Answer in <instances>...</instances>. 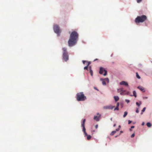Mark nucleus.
Here are the masks:
<instances>
[{"label":"nucleus","instance_id":"obj_31","mask_svg":"<svg viewBox=\"0 0 152 152\" xmlns=\"http://www.w3.org/2000/svg\"><path fill=\"white\" fill-rule=\"evenodd\" d=\"M82 62H83V64H85V63H87V61H84V60H83L82 61Z\"/></svg>","mask_w":152,"mask_h":152},{"label":"nucleus","instance_id":"obj_34","mask_svg":"<svg viewBox=\"0 0 152 152\" xmlns=\"http://www.w3.org/2000/svg\"><path fill=\"white\" fill-rule=\"evenodd\" d=\"M135 136V134L134 133H133V134H132V135H131V137H134Z\"/></svg>","mask_w":152,"mask_h":152},{"label":"nucleus","instance_id":"obj_14","mask_svg":"<svg viewBox=\"0 0 152 152\" xmlns=\"http://www.w3.org/2000/svg\"><path fill=\"white\" fill-rule=\"evenodd\" d=\"M85 135V136H86L87 137V139L88 140H90L91 138V136L90 135H88L87 134H84Z\"/></svg>","mask_w":152,"mask_h":152},{"label":"nucleus","instance_id":"obj_53","mask_svg":"<svg viewBox=\"0 0 152 152\" xmlns=\"http://www.w3.org/2000/svg\"><path fill=\"white\" fill-rule=\"evenodd\" d=\"M143 114V112H141V114Z\"/></svg>","mask_w":152,"mask_h":152},{"label":"nucleus","instance_id":"obj_50","mask_svg":"<svg viewBox=\"0 0 152 152\" xmlns=\"http://www.w3.org/2000/svg\"><path fill=\"white\" fill-rule=\"evenodd\" d=\"M120 132V133H122L123 132L122 131H121Z\"/></svg>","mask_w":152,"mask_h":152},{"label":"nucleus","instance_id":"obj_54","mask_svg":"<svg viewBox=\"0 0 152 152\" xmlns=\"http://www.w3.org/2000/svg\"><path fill=\"white\" fill-rule=\"evenodd\" d=\"M135 123H134L133 124H135Z\"/></svg>","mask_w":152,"mask_h":152},{"label":"nucleus","instance_id":"obj_37","mask_svg":"<svg viewBox=\"0 0 152 152\" xmlns=\"http://www.w3.org/2000/svg\"><path fill=\"white\" fill-rule=\"evenodd\" d=\"M86 121V119H83V120L82 122L83 123H85Z\"/></svg>","mask_w":152,"mask_h":152},{"label":"nucleus","instance_id":"obj_32","mask_svg":"<svg viewBox=\"0 0 152 152\" xmlns=\"http://www.w3.org/2000/svg\"><path fill=\"white\" fill-rule=\"evenodd\" d=\"M125 101L127 103H129V102H130V101L129 100H128V99H125Z\"/></svg>","mask_w":152,"mask_h":152},{"label":"nucleus","instance_id":"obj_51","mask_svg":"<svg viewBox=\"0 0 152 152\" xmlns=\"http://www.w3.org/2000/svg\"><path fill=\"white\" fill-rule=\"evenodd\" d=\"M98 60V59H96H96H95L94 60V61H96V60Z\"/></svg>","mask_w":152,"mask_h":152},{"label":"nucleus","instance_id":"obj_26","mask_svg":"<svg viewBox=\"0 0 152 152\" xmlns=\"http://www.w3.org/2000/svg\"><path fill=\"white\" fill-rule=\"evenodd\" d=\"M125 92L121 91V92L120 93V94H121V95H124V94H125V93H125Z\"/></svg>","mask_w":152,"mask_h":152},{"label":"nucleus","instance_id":"obj_43","mask_svg":"<svg viewBox=\"0 0 152 152\" xmlns=\"http://www.w3.org/2000/svg\"><path fill=\"white\" fill-rule=\"evenodd\" d=\"M134 126H131V129H133V128H134Z\"/></svg>","mask_w":152,"mask_h":152},{"label":"nucleus","instance_id":"obj_9","mask_svg":"<svg viewBox=\"0 0 152 152\" xmlns=\"http://www.w3.org/2000/svg\"><path fill=\"white\" fill-rule=\"evenodd\" d=\"M101 117V115H99V116H94V119L96 121H99Z\"/></svg>","mask_w":152,"mask_h":152},{"label":"nucleus","instance_id":"obj_40","mask_svg":"<svg viewBox=\"0 0 152 152\" xmlns=\"http://www.w3.org/2000/svg\"><path fill=\"white\" fill-rule=\"evenodd\" d=\"M94 89L97 90V91H99V90L96 87H94Z\"/></svg>","mask_w":152,"mask_h":152},{"label":"nucleus","instance_id":"obj_4","mask_svg":"<svg viewBox=\"0 0 152 152\" xmlns=\"http://www.w3.org/2000/svg\"><path fill=\"white\" fill-rule=\"evenodd\" d=\"M67 49L66 48H62L63 52V59L65 61H67L69 60V56L68 52L66 50Z\"/></svg>","mask_w":152,"mask_h":152},{"label":"nucleus","instance_id":"obj_17","mask_svg":"<svg viewBox=\"0 0 152 152\" xmlns=\"http://www.w3.org/2000/svg\"><path fill=\"white\" fill-rule=\"evenodd\" d=\"M146 125H147V126L148 127H151L152 126L151 124V123L150 122H149L147 123V124H146Z\"/></svg>","mask_w":152,"mask_h":152},{"label":"nucleus","instance_id":"obj_30","mask_svg":"<svg viewBox=\"0 0 152 152\" xmlns=\"http://www.w3.org/2000/svg\"><path fill=\"white\" fill-rule=\"evenodd\" d=\"M88 66H87V65L86 66H85L84 67V69H86V70H88Z\"/></svg>","mask_w":152,"mask_h":152},{"label":"nucleus","instance_id":"obj_35","mask_svg":"<svg viewBox=\"0 0 152 152\" xmlns=\"http://www.w3.org/2000/svg\"><path fill=\"white\" fill-rule=\"evenodd\" d=\"M132 122V121H130V120H128V124H130Z\"/></svg>","mask_w":152,"mask_h":152},{"label":"nucleus","instance_id":"obj_20","mask_svg":"<svg viewBox=\"0 0 152 152\" xmlns=\"http://www.w3.org/2000/svg\"><path fill=\"white\" fill-rule=\"evenodd\" d=\"M116 132V131H113L110 134V135H113Z\"/></svg>","mask_w":152,"mask_h":152},{"label":"nucleus","instance_id":"obj_33","mask_svg":"<svg viewBox=\"0 0 152 152\" xmlns=\"http://www.w3.org/2000/svg\"><path fill=\"white\" fill-rule=\"evenodd\" d=\"M129 91H128V92H126V93H125L124 94V95H129Z\"/></svg>","mask_w":152,"mask_h":152},{"label":"nucleus","instance_id":"obj_42","mask_svg":"<svg viewBox=\"0 0 152 152\" xmlns=\"http://www.w3.org/2000/svg\"><path fill=\"white\" fill-rule=\"evenodd\" d=\"M144 124H145V123H144V122H142V126H143V125H144Z\"/></svg>","mask_w":152,"mask_h":152},{"label":"nucleus","instance_id":"obj_11","mask_svg":"<svg viewBox=\"0 0 152 152\" xmlns=\"http://www.w3.org/2000/svg\"><path fill=\"white\" fill-rule=\"evenodd\" d=\"M137 88L142 91L143 92H145V91L144 88L142 86H139L137 87Z\"/></svg>","mask_w":152,"mask_h":152},{"label":"nucleus","instance_id":"obj_5","mask_svg":"<svg viewBox=\"0 0 152 152\" xmlns=\"http://www.w3.org/2000/svg\"><path fill=\"white\" fill-rule=\"evenodd\" d=\"M53 29L54 32L57 34V36H59L61 33V29L60 27L57 24H55L53 26Z\"/></svg>","mask_w":152,"mask_h":152},{"label":"nucleus","instance_id":"obj_7","mask_svg":"<svg viewBox=\"0 0 152 152\" xmlns=\"http://www.w3.org/2000/svg\"><path fill=\"white\" fill-rule=\"evenodd\" d=\"M85 123L82 122L81 126L83 127V131L84 134H87L86 132V129L85 127Z\"/></svg>","mask_w":152,"mask_h":152},{"label":"nucleus","instance_id":"obj_2","mask_svg":"<svg viewBox=\"0 0 152 152\" xmlns=\"http://www.w3.org/2000/svg\"><path fill=\"white\" fill-rule=\"evenodd\" d=\"M76 99L78 101H84L86 99V97L82 92L77 93L76 95Z\"/></svg>","mask_w":152,"mask_h":152},{"label":"nucleus","instance_id":"obj_16","mask_svg":"<svg viewBox=\"0 0 152 152\" xmlns=\"http://www.w3.org/2000/svg\"><path fill=\"white\" fill-rule=\"evenodd\" d=\"M114 99L115 101H117L119 99V98L118 96H114Z\"/></svg>","mask_w":152,"mask_h":152},{"label":"nucleus","instance_id":"obj_41","mask_svg":"<svg viewBox=\"0 0 152 152\" xmlns=\"http://www.w3.org/2000/svg\"><path fill=\"white\" fill-rule=\"evenodd\" d=\"M143 98L145 99H147L148 98V97L147 96H144L143 97Z\"/></svg>","mask_w":152,"mask_h":152},{"label":"nucleus","instance_id":"obj_48","mask_svg":"<svg viewBox=\"0 0 152 152\" xmlns=\"http://www.w3.org/2000/svg\"><path fill=\"white\" fill-rule=\"evenodd\" d=\"M129 131H132V129L131 128V129H129Z\"/></svg>","mask_w":152,"mask_h":152},{"label":"nucleus","instance_id":"obj_18","mask_svg":"<svg viewBox=\"0 0 152 152\" xmlns=\"http://www.w3.org/2000/svg\"><path fill=\"white\" fill-rule=\"evenodd\" d=\"M136 104L138 106V107H139L140 106V105L141 104H142V102H141V101H140V104L138 102H136Z\"/></svg>","mask_w":152,"mask_h":152},{"label":"nucleus","instance_id":"obj_39","mask_svg":"<svg viewBox=\"0 0 152 152\" xmlns=\"http://www.w3.org/2000/svg\"><path fill=\"white\" fill-rule=\"evenodd\" d=\"M119 130H120L119 129V128H117V129H116V131H116H116H119Z\"/></svg>","mask_w":152,"mask_h":152},{"label":"nucleus","instance_id":"obj_13","mask_svg":"<svg viewBox=\"0 0 152 152\" xmlns=\"http://www.w3.org/2000/svg\"><path fill=\"white\" fill-rule=\"evenodd\" d=\"M119 102H117V105L116 107L114 109V110L115 111V110H119Z\"/></svg>","mask_w":152,"mask_h":152},{"label":"nucleus","instance_id":"obj_44","mask_svg":"<svg viewBox=\"0 0 152 152\" xmlns=\"http://www.w3.org/2000/svg\"><path fill=\"white\" fill-rule=\"evenodd\" d=\"M98 127V125H96V126H95V128L96 129H97V128Z\"/></svg>","mask_w":152,"mask_h":152},{"label":"nucleus","instance_id":"obj_3","mask_svg":"<svg viewBox=\"0 0 152 152\" xmlns=\"http://www.w3.org/2000/svg\"><path fill=\"white\" fill-rule=\"evenodd\" d=\"M147 19L146 16L144 15L137 16L135 18V21L136 23H143Z\"/></svg>","mask_w":152,"mask_h":152},{"label":"nucleus","instance_id":"obj_45","mask_svg":"<svg viewBox=\"0 0 152 152\" xmlns=\"http://www.w3.org/2000/svg\"><path fill=\"white\" fill-rule=\"evenodd\" d=\"M115 126H116V124H114L113 125V126L114 127H115Z\"/></svg>","mask_w":152,"mask_h":152},{"label":"nucleus","instance_id":"obj_29","mask_svg":"<svg viewBox=\"0 0 152 152\" xmlns=\"http://www.w3.org/2000/svg\"><path fill=\"white\" fill-rule=\"evenodd\" d=\"M137 2L138 3H139L141 2L142 0H136Z\"/></svg>","mask_w":152,"mask_h":152},{"label":"nucleus","instance_id":"obj_21","mask_svg":"<svg viewBox=\"0 0 152 152\" xmlns=\"http://www.w3.org/2000/svg\"><path fill=\"white\" fill-rule=\"evenodd\" d=\"M127 114H128V113L126 111L125 112H124V115H123V117L124 118H125L126 117V116L127 115Z\"/></svg>","mask_w":152,"mask_h":152},{"label":"nucleus","instance_id":"obj_27","mask_svg":"<svg viewBox=\"0 0 152 152\" xmlns=\"http://www.w3.org/2000/svg\"><path fill=\"white\" fill-rule=\"evenodd\" d=\"M146 109V108L145 107H144L142 110V112H144L145 111Z\"/></svg>","mask_w":152,"mask_h":152},{"label":"nucleus","instance_id":"obj_28","mask_svg":"<svg viewBox=\"0 0 152 152\" xmlns=\"http://www.w3.org/2000/svg\"><path fill=\"white\" fill-rule=\"evenodd\" d=\"M139 112V108H136V112L137 113H138Z\"/></svg>","mask_w":152,"mask_h":152},{"label":"nucleus","instance_id":"obj_1","mask_svg":"<svg viewBox=\"0 0 152 152\" xmlns=\"http://www.w3.org/2000/svg\"><path fill=\"white\" fill-rule=\"evenodd\" d=\"M78 39V34L76 31L72 32L70 34V37L68 41V46L70 47H73L75 45Z\"/></svg>","mask_w":152,"mask_h":152},{"label":"nucleus","instance_id":"obj_8","mask_svg":"<svg viewBox=\"0 0 152 152\" xmlns=\"http://www.w3.org/2000/svg\"><path fill=\"white\" fill-rule=\"evenodd\" d=\"M120 85H123L124 86H128V83L124 81H122L120 82L119 83Z\"/></svg>","mask_w":152,"mask_h":152},{"label":"nucleus","instance_id":"obj_46","mask_svg":"<svg viewBox=\"0 0 152 152\" xmlns=\"http://www.w3.org/2000/svg\"><path fill=\"white\" fill-rule=\"evenodd\" d=\"M97 115H98V116H99V115H101V114H100L99 113H97Z\"/></svg>","mask_w":152,"mask_h":152},{"label":"nucleus","instance_id":"obj_47","mask_svg":"<svg viewBox=\"0 0 152 152\" xmlns=\"http://www.w3.org/2000/svg\"><path fill=\"white\" fill-rule=\"evenodd\" d=\"M121 126L120 125H119V126H118V128H119V129L121 128Z\"/></svg>","mask_w":152,"mask_h":152},{"label":"nucleus","instance_id":"obj_38","mask_svg":"<svg viewBox=\"0 0 152 152\" xmlns=\"http://www.w3.org/2000/svg\"><path fill=\"white\" fill-rule=\"evenodd\" d=\"M89 69L90 70V71L91 70H92L91 69V66H90L89 67Z\"/></svg>","mask_w":152,"mask_h":152},{"label":"nucleus","instance_id":"obj_25","mask_svg":"<svg viewBox=\"0 0 152 152\" xmlns=\"http://www.w3.org/2000/svg\"><path fill=\"white\" fill-rule=\"evenodd\" d=\"M90 73L91 75V76H92L93 75V71L92 70H90Z\"/></svg>","mask_w":152,"mask_h":152},{"label":"nucleus","instance_id":"obj_6","mask_svg":"<svg viewBox=\"0 0 152 152\" xmlns=\"http://www.w3.org/2000/svg\"><path fill=\"white\" fill-rule=\"evenodd\" d=\"M114 107L115 106H111V105H109L104 106L103 107V108L104 109H111V110H112Z\"/></svg>","mask_w":152,"mask_h":152},{"label":"nucleus","instance_id":"obj_23","mask_svg":"<svg viewBox=\"0 0 152 152\" xmlns=\"http://www.w3.org/2000/svg\"><path fill=\"white\" fill-rule=\"evenodd\" d=\"M104 74L103 75L105 76L107 75V71L105 69V70H104Z\"/></svg>","mask_w":152,"mask_h":152},{"label":"nucleus","instance_id":"obj_19","mask_svg":"<svg viewBox=\"0 0 152 152\" xmlns=\"http://www.w3.org/2000/svg\"><path fill=\"white\" fill-rule=\"evenodd\" d=\"M118 91H121H121L126 92V91L125 90H123V88H121L120 89H118Z\"/></svg>","mask_w":152,"mask_h":152},{"label":"nucleus","instance_id":"obj_52","mask_svg":"<svg viewBox=\"0 0 152 152\" xmlns=\"http://www.w3.org/2000/svg\"><path fill=\"white\" fill-rule=\"evenodd\" d=\"M118 136V135H116V136H115V137H117Z\"/></svg>","mask_w":152,"mask_h":152},{"label":"nucleus","instance_id":"obj_10","mask_svg":"<svg viewBox=\"0 0 152 152\" xmlns=\"http://www.w3.org/2000/svg\"><path fill=\"white\" fill-rule=\"evenodd\" d=\"M99 69V73L101 74H102L103 72L105 70V69L102 67H100Z\"/></svg>","mask_w":152,"mask_h":152},{"label":"nucleus","instance_id":"obj_49","mask_svg":"<svg viewBox=\"0 0 152 152\" xmlns=\"http://www.w3.org/2000/svg\"><path fill=\"white\" fill-rule=\"evenodd\" d=\"M110 120L111 121H112V118H110Z\"/></svg>","mask_w":152,"mask_h":152},{"label":"nucleus","instance_id":"obj_15","mask_svg":"<svg viewBox=\"0 0 152 152\" xmlns=\"http://www.w3.org/2000/svg\"><path fill=\"white\" fill-rule=\"evenodd\" d=\"M133 93V95H130V96H134L135 97H137V94L136 91H134Z\"/></svg>","mask_w":152,"mask_h":152},{"label":"nucleus","instance_id":"obj_24","mask_svg":"<svg viewBox=\"0 0 152 152\" xmlns=\"http://www.w3.org/2000/svg\"><path fill=\"white\" fill-rule=\"evenodd\" d=\"M104 79L105 80H106L107 83H108L109 82V79L108 78H104Z\"/></svg>","mask_w":152,"mask_h":152},{"label":"nucleus","instance_id":"obj_12","mask_svg":"<svg viewBox=\"0 0 152 152\" xmlns=\"http://www.w3.org/2000/svg\"><path fill=\"white\" fill-rule=\"evenodd\" d=\"M100 80L102 81V84L103 85H106V83L105 81V80L104 79H103L102 78H100Z\"/></svg>","mask_w":152,"mask_h":152},{"label":"nucleus","instance_id":"obj_36","mask_svg":"<svg viewBox=\"0 0 152 152\" xmlns=\"http://www.w3.org/2000/svg\"><path fill=\"white\" fill-rule=\"evenodd\" d=\"M88 63V64H87V66H88L89 65L91 64V62L90 61H89L88 62H87Z\"/></svg>","mask_w":152,"mask_h":152},{"label":"nucleus","instance_id":"obj_22","mask_svg":"<svg viewBox=\"0 0 152 152\" xmlns=\"http://www.w3.org/2000/svg\"><path fill=\"white\" fill-rule=\"evenodd\" d=\"M136 77H137L139 79H140V76L139 75L138 73L137 72L136 73Z\"/></svg>","mask_w":152,"mask_h":152}]
</instances>
